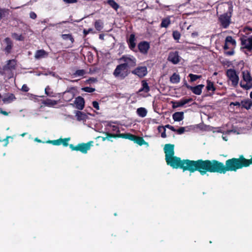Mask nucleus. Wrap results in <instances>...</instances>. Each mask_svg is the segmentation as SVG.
Instances as JSON below:
<instances>
[{
	"mask_svg": "<svg viewBox=\"0 0 252 252\" xmlns=\"http://www.w3.org/2000/svg\"><path fill=\"white\" fill-rule=\"evenodd\" d=\"M165 161L167 164L173 168H179L183 171H188L190 173L198 171L201 175H204L205 160L202 159L196 160L181 159L180 158L173 156L166 159Z\"/></svg>",
	"mask_w": 252,
	"mask_h": 252,
	"instance_id": "f257e3e1",
	"label": "nucleus"
},
{
	"mask_svg": "<svg viewBox=\"0 0 252 252\" xmlns=\"http://www.w3.org/2000/svg\"><path fill=\"white\" fill-rule=\"evenodd\" d=\"M236 46V41L231 36H227L225 39L223 49L224 54L226 56H232L234 54V49Z\"/></svg>",
	"mask_w": 252,
	"mask_h": 252,
	"instance_id": "f03ea898",
	"label": "nucleus"
},
{
	"mask_svg": "<svg viewBox=\"0 0 252 252\" xmlns=\"http://www.w3.org/2000/svg\"><path fill=\"white\" fill-rule=\"evenodd\" d=\"M232 8L229 7V13H225L221 14L219 17V22L220 26L223 29H227L231 23V17L232 16Z\"/></svg>",
	"mask_w": 252,
	"mask_h": 252,
	"instance_id": "7ed1b4c3",
	"label": "nucleus"
},
{
	"mask_svg": "<svg viewBox=\"0 0 252 252\" xmlns=\"http://www.w3.org/2000/svg\"><path fill=\"white\" fill-rule=\"evenodd\" d=\"M242 74L243 79L246 83L241 81L240 83L241 87L246 90L251 89L252 88V77L250 72L247 70L244 71L242 72Z\"/></svg>",
	"mask_w": 252,
	"mask_h": 252,
	"instance_id": "20e7f679",
	"label": "nucleus"
},
{
	"mask_svg": "<svg viewBox=\"0 0 252 252\" xmlns=\"http://www.w3.org/2000/svg\"><path fill=\"white\" fill-rule=\"evenodd\" d=\"M113 74L118 79H124L128 75L127 69L125 67L124 64H120L117 66Z\"/></svg>",
	"mask_w": 252,
	"mask_h": 252,
	"instance_id": "39448f33",
	"label": "nucleus"
},
{
	"mask_svg": "<svg viewBox=\"0 0 252 252\" xmlns=\"http://www.w3.org/2000/svg\"><path fill=\"white\" fill-rule=\"evenodd\" d=\"M226 75L228 79L232 82V85L234 87L237 86L239 82V77L237 75L236 71L233 69H227Z\"/></svg>",
	"mask_w": 252,
	"mask_h": 252,
	"instance_id": "423d86ee",
	"label": "nucleus"
},
{
	"mask_svg": "<svg viewBox=\"0 0 252 252\" xmlns=\"http://www.w3.org/2000/svg\"><path fill=\"white\" fill-rule=\"evenodd\" d=\"M241 50L245 49L248 51L251 52L252 51V35L247 38L241 37Z\"/></svg>",
	"mask_w": 252,
	"mask_h": 252,
	"instance_id": "0eeeda50",
	"label": "nucleus"
},
{
	"mask_svg": "<svg viewBox=\"0 0 252 252\" xmlns=\"http://www.w3.org/2000/svg\"><path fill=\"white\" fill-rule=\"evenodd\" d=\"M122 59L125 62L124 63L122 64H124L125 67L127 69L128 68L134 67L136 65V59L133 57H127L123 56Z\"/></svg>",
	"mask_w": 252,
	"mask_h": 252,
	"instance_id": "6e6552de",
	"label": "nucleus"
},
{
	"mask_svg": "<svg viewBox=\"0 0 252 252\" xmlns=\"http://www.w3.org/2000/svg\"><path fill=\"white\" fill-rule=\"evenodd\" d=\"M131 73L140 78H143L147 74V68L145 66H138L132 70Z\"/></svg>",
	"mask_w": 252,
	"mask_h": 252,
	"instance_id": "1a4fd4ad",
	"label": "nucleus"
},
{
	"mask_svg": "<svg viewBox=\"0 0 252 252\" xmlns=\"http://www.w3.org/2000/svg\"><path fill=\"white\" fill-rule=\"evenodd\" d=\"M165 153V159H167L169 157L174 156V145L171 144H166L163 148Z\"/></svg>",
	"mask_w": 252,
	"mask_h": 252,
	"instance_id": "9d476101",
	"label": "nucleus"
},
{
	"mask_svg": "<svg viewBox=\"0 0 252 252\" xmlns=\"http://www.w3.org/2000/svg\"><path fill=\"white\" fill-rule=\"evenodd\" d=\"M193 100V99L191 97L189 98H183L179 101H172L171 103L172 104V108L175 109L179 107H182L184 105L192 102Z\"/></svg>",
	"mask_w": 252,
	"mask_h": 252,
	"instance_id": "9b49d317",
	"label": "nucleus"
},
{
	"mask_svg": "<svg viewBox=\"0 0 252 252\" xmlns=\"http://www.w3.org/2000/svg\"><path fill=\"white\" fill-rule=\"evenodd\" d=\"M61 38L63 40L67 42L66 48H71L73 47L75 40L71 34H62L61 35Z\"/></svg>",
	"mask_w": 252,
	"mask_h": 252,
	"instance_id": "f8f14e48",
	"label": "nucleus"
},
{
	"mask_svg": "<svg viewBox=\"0 0 252 252\" xmlns=\"http://www.w3.org/2000/svg\"><path fill=\"white\" fill-rule=\"evenodd\" d=\"M150 48V44L147 41H143L138 44L139 52L143 54H147Z\"/></svg>",
	"mask_w": 252,
	"mask_h": 252,
	"instance_id": "ddd939ff",
	"label": "nucleus"
},
{
	"mask_svg": "<svg viewBox=\"0 0 252 252\" xmlns=\"http://www.w3.org/2000/svg\"><path fill=\"white\" fill-rule=\"evenodd\" d=\"M167 60L174 64L178 63L180 60L178 52H170Z\"/></svg>",
	"mask_w": 252,
	"mask_h": 252,
	"instance_id": "4468645a",
	"label": "nucleus"
},
{
	"mask_svg": "<svg viewBox=\"0 0 252 252\" xmlns=\"http://www.w3.org/2000/svg\"><path fill=\"white\" fill-rule=\"evenodd\" d=\"M186 87L188 89L191 90L192 92L196 95H200L202 93V90L204 88V85L200 84L196 86H191L188 84H186Z\"/></svg>",
	"mask_w": 252,
	"mask_h": 252,
	"instance_id": "2eb2a0df",
	"label": "nucleus"
},
{
	"mask_svg": "<svg viewBox=\"0 0 252 252\" xmlns=\"http://www.w3.org/2000/svg\"><path fill=\"white\" fill-rule=\"evenodd\" d=\"M16 61L15 59L7 61L6 64L2 67L3 71H8L16 69Z\"/></svg>",
	"mask_w": 252,
	"mask_h": 252,
	"instance_id": "dca6fc26",
	"label": "nucleus"
},
{
	"mask_svg": "<svg viewBox=\"0 0 252 252\" xmlns=\"http://www.w3.org/2000/svg\"><path fill=\"white\" fill-rule=\"evenodd\" d=\"M102 60L101 61L104 67L105 65L107 66L110 63V53L109 52H100Z\"/></svg>",
	"mask_w": 252,
	"mask_h": 252,
	"instance_id": "f3484780",
	"label": "nucleus"
},
{
	"mask_svg": "<svg viewBox=\"0 0 252 252\" xmlns=\"http://www.w3.org/2000/svg\"><path fill=\"white\" fill-rule=\"evenodd\" d=\"M75 107L78 110H83L85 106V100L82 96H79L75 98L74 100Z\"/></svg>",
	"mask_w": 252,
	"mask_h": 252,
	"instance_id": "a211bd4d",
	"label": "nucleus"
},
{
	"mask_svg": "<svg viewBox=\"0 0 252 252\" xmlns=\"http://www.w3.org/2000/svg\"><path fill=\"white\" fill-rule=\"evenodd\" d=\"M135 41L136 38L134 33H131L130 35L129 38L127 39V43L128 44V47L129 49L133 51H135L136 47Z\"/></svg>",
	"mask_w": 252,
	"mask_h": 252,
	"instance_id": "6ab92c4d",
	"label": "nucleus"
},
{
	"mask_svg": "<svg viewBox=\"0 0 252 252\" xmlns=\"http://www.w3.org/2000/svg\"><path fill=\"white\" fill-rule=\"evenodd\" d=\"M93 141H90L86 143H80V152L83 154H86L88 151L91 149V147L93 145Z\"/></svg>",
	"mask_w": 252,
	"mask_h": 252,
	"instance_id": "aec40b11",
	"label": "nucleus"
},
{
	"mask_svg": "<svg viewBox=\"0 0 252 252\" xmlns=\"http://www.w3.org/2000/svg\"><path fill=\"white\" fill-rule=\"evenodd\" d=\"M73 89V88H71L69 90L66 91L63 93V98L64 101L69 102L74 97V93L71 90Z\"/></svg>",
	"mask_w": 252,
	"mask_h": 252,
	"instance_id": "412c9836",
	"label": "nucleus"
},
{
	"mask_svg": "<svg viewBox=\"0 0 252 252\" xmlns=\"http://www.w3.org/2000/svg\"><path fill=\"white\" fill-rule=\"evenodd\" d=\"M134 135H135L130 133H121L119 134L111 133V138L120 137L124 139H129L132 141Z\"/></svg>",
	"mask_w": 252,
	"mask_h": 252,
	"instance_id": "4be33fe9",
	"label": "nucleus"
},
{
	"mask_svg": "<svg viewBox=\"0 0 252 252\" xmlns=\"http://www.w3.org/2000/svg\"><path fill=\"white\" fill-rule=\"evenodd\" d=\"M4 41L6 44V46L3 50L6 54H9L11 53L13 47L12 41L9 37H6Z\"/></svg>",
	"mask_w": 252,
	"mask_h": 252,
	"instance_id": "5701e85b",
	"label": "nucleus"
},
{
	"mask_svg": "<svg viewBox=\"0 0 252 252\" xmlns=\"http://www.w3.org/2000/svg\"><path fill=\"white\" fill-rule=\"evenodd\" d=\"M241 108H245L246 110H249L252 107V100L249 98L241 100Z\"/></svg>",
	"mask_w": 252,
	"mask_h": 252,
	"instance_id": "b1692460",
	"label": "nucleus"
},
{
	"mask_svg": "<svg viewBox=\"0 0 252 252\" xmlns=\"http://www.w3.org/2000/svg\"><path fill=\"white\" fill-rule=\"evenodd\" d=\"M48 53L43 49L37 50L34 55L36 59H40L47 57Z\"/></svg>",
	"mask_w": 252,
	"mask_h": 252,
	"instance_id": "393cba45",
	"label": "nucleus"
},
{
	"mask_svg": "<svg viewBox=\"0 0 252 252\" xmlns=\"http://www.w3.org/2000/svg\"><path fill=\"white\" fill-rule=\"evenodd\" d=\"M10 11L8 8H0V20L1 19H8Z\"/></svg>",
	"mask_w": 252,
	"mask_h": 252,
	"instance_id": "a878e982",
	"label": "nucleus"
},
{
	"mask_svg": "<svg viewBox=\"0 0 252 252\" xmlns=\"http://www.w3.org/2000/svg\"><path fill=\"white\" fill-rule=\"evenodd\" d=\"M135 143L138 144L140 146L143 145H148V143L146 142L142 137L134 135V138L132 140Z\"/></svg>",
	"mask_w": 252,
	"mask_h": 252,
	"instance_id": "bb28decb",
	"label": "nucleus"
},
{
	"mask_svg": "<svg viewBox=\"0 0 252 252\" xmlns=\"http://www.w3.org/2000/svg\"><path fill=\"white\" fill-rule=\"evenodd\" d=\"M16 99V98L13 94H9L4 97L2 99V101L4 103H9Z\"/></svg>",
	"mask_w": 252,
	"mask_h": 252,
	"instance_id": "cd10ccee",
	"label": "nucleus"
},
{
	"mask_svg": "<svg viewBox=\"0 0 252 252\" xmlns=\"http://www.w3.org/2000/svg\"><path fill=\"white\" fill-rule=\"evenodd\" d=\"M173 119L174 121L180 122L184 119L183 112H177L174 113L172 115Z\"/></svg>",
	"mask_w": 252,
	"mask_h": 252,
	"instance_id": "c85d7f7f",
	"label": "nucleus"
},
{
	"mask_svg": "<svg viewBox=\"0 0 252 252\" xmlns=\"http://www.w3.org/2000/svg\"><path fill=\"white\" fill-rule=\"evenodd\" d=\"M141 84L142 87L139 90V92H144L145 93H148L150 89L147 81L146 80H142L141 81Z\"/></svg>",
	"mask_w": 252,
	"mask_h": 252,
	"instance_id": "c756f323",
	"label": "nucleus"
},
{
	"mask_svg": "<svg viewBox=\"0 0 252 252\" xmlns=\"http://www.w3.org/2000/svg\"><path fill=\"white\" fill-rule=\"evenodd\" d=\"M171 24V20L169 17L163 18L160 25V28H167Z\"/></svg>",
	"mask_w": 252,
	"mask_h": 252,
	"instance_id": "7c9ffc66",
	"label": "nucleus"
},
{
	"mask_svg": "<svg viewBox=\"0 0 252 252\" xmlns=\"http://www.w3.org/2000/svg\"><path fill=\"white\" fill-rule=\"evenodd\" d=\"M78 121L86 120L87 116L85 113L80 111H77L75 115Z\"/></svg>",
	"mask_w": 252,
	"mask_h": 252,
	"instance_id": "2f4dec72",
	"label": "nucleus"
},
{
	"mask_svg": "<svg viewBox=\"0 0 252 252\" xmlns=\"http://www.w3.org/2000/svg\"><path fill=\"white\" fill-rule=\"evenodd\" d=\"M180 81V75L176 73H174L170 78V81L173 84H177Z\"/></svg>",
	"mask_w": 252,
	"mask_h": 252,
	"instance_id": "473e14b6",
	"label": "nucleus"
},
{
	"mask_svg": "<svg viewBox=\"0 0 252 252\" xmlns=\"http://www.w3.org/2000/svg\"><path fill=\"white\" fill-rule=\"evenodd\" d=\"M136 113L139 116L143 118L147 115V111L144 107H140L137 109Z\"/></svg>",
	"mask_w": 252,
	"mask_h": 252,
	"instance_id": "72a5a7b5",
	"label": "nucleus"
},
{
	"mask_svg": "<svg viewBox=\"0 0 252 252\" xmlns=\"http://www.w3.org/2000/svg\"><path fill=\"white\" fill-rule=\"evenodd\" d=\"M94 26L97 31H101L103 27V23L101 20H98L95 22Z\"/></svg>",
	"mask_w": 252,
	"mask_h": 252,
	"instance_id": "f704fd0d",
	"label": "nucleus"
},
{
	"mask_svg": "<svg viewBox=\"0 0 252 252\" xmlns=\"http://www.w3.org/2000/svg\"><path fill=\"white\" fill-rule=\"evenodd\" d=\"M206 89L207 91H212L213 92H215L216 91V87L214 85L213 82L209 80H207V86Z\"/></svg>",
	"mask_w": 252,
	"mask_h": 252,
	"instance_id": "c9c22d12",
	"label": "nucleus"
},
{
	"mask_svg": "<svg viewBox=\"0 0 252 252\" xmlns=\"http://www.w3.org/2000/svg\"><path fill=\"white\" fill-rule=\"evenodd\" d=\"M45 94L50 97H55V94L51 90L49 86H47L45 89Z\"/></svg>",
	"mask_w": 252,
	"mask_h": 252,
	"instance_id": "e433bc0d",
	"label": "nucleus"
},
{
	"mask_svg": "<svg viewBox=\"0 0 252 252\" xmlns=\"http://www.w3.org/2000/svg\"><path fill=\"white\" fill-rule=\"evenodd\" d=\"M12 37L17 41H24L25 37L22 34H18L17 33H12Z\"/></svg>",
	"mask_w": 252,
	"mask_h": 252,
	"instance_id": "4c0bfd02",
	"label": "nucleus"
},
{
	"mask_svg": "<svg viewBox=\"0 0 252 252\" xmlns=\"http://www.w3.org/2000/svg\"><path fill=\"white\" fill-rule=\"evenodd\" d=\"M189 77L190 78V81L191 82H193L198 79H200L202 77V76L190 73L189 75Z\"/></svg>",
	"mask_w": 252,
	"mask_h": 252,
	"instance_id": "58836bf2",
	"label": "nucleus"
},
{
	"mask_svg": "<svg viewBox=\"0 0 252 252\" xmlns=\"http://www.w3.org/2000/svg\"><path fill=\"white\" fill-rule=\"evenodd\" d=\"M172 35L173 38L175 40H178L181 37V33L178 31H174L173 32Z\"/></svg>",
	"mask_w": 252,
	"mask_h": 252,
	"instance_id": "ea45409f",
	"label": "nucleus"
},
{
	"mask_svg": "<svg viewBox=\"0 0 252 252\" xmlns=\"http://www.w3.org/2000/svg\"><path fill=\"white\" fill-rule=\"evenodd\" d=\"M85 74V71L84 69L77 70L74 75L75 76H83Z\"/></svg>",
	"mask_w": 252,
	"mask_h": 252,
	"instance_id": "a19ab883",
	"label": "nucleus"
},
{
	"mask_svg": "<svg viewBox=\"0 0 252 252\" xmlns=\"http://www.w3.org/2000/svg\"><path fill=\"white\" fill-rule=\"evenodd\" d=\"M60 140L61 141V144H63L64 147H67L68 145V142L70 140V138H60Z\"/></svg>",
	"mask_w": 252,
	"mask_h": 252,
	"instance_id": "79ce46f5",
	"label": "nucleus"
},
{
	"mask_svg": "<svg viewBox=\"0 0 252 252\" xmlns=\"http://www.w3.org/2000/svg\"><path fill=\"white\" fill-rule=\"evenodd\" d=\"M61 140L60 138L54 140H48L47 141V143L52 144L54 145H61Z\"/></svg>",
	"mask_w": 252,
	"mask_h": 252,
	"instance_id": "37998d69",
	"label": "nucleus"
},
{
	"mask_svg": "<svg viewBox=\"0 0 252 252\" xmlns=\"http://www.w3.org/2000/svg\"><path fill=\"white\" fill-rule=\"evenodd\" d=\"M82 90L87 93H93L95 91V89L90 87H85L82 88Z\"/></svg>",
	"mask_w": 252,
	"mask_h": 252,
	"instance_id": "c03bdc74",
	"label": "nucleus"
},
{
	"mask_svg": "<svg viewBox=\"0 0 252 252\" xmlns=\"http://www.w3.org/2000/svg\"><path fill=\"white\" fill-rule=\"evenodd\" d=\"M111 7L116 11H117L118 9L119 8V5L114 0H111Z\"/></svg>",
	"mask_w": 252,
	"mask_h": 252,
	"instance_id": "a18cd8bd",
	"label": "nucleus"
},
{
	"mask_svg": "<svg viewBox=\"0 0 252 252\" xmlns=\"http://www.w3.org/2000/svg\"><path fill=\"white\" fill-rule=\"evenodd\" d=\"M93 30L92 28H90L88 29H84L83 33H84V36H86L90 32H93Z\"/></svg>",
	"mask_w": 252,
	"mask_h": 252,
	"instance_id": "49530a36",
	"label": "nucleus"
},
{
	"mask_svg": "<svg viewBox=\"0 0 252 252\" xmlns=\"http://www.w3.org/2000/svg\"><path fill=\"white\" fill-rule=\"evenodd\" d=\"M96 82H97L96 78L94 77H91L86 81V82L88 83V84H91Z\"/></svg>",
	"mask_w": 252,
	"mask_h": 252,
	"instance_id": "de8ad7c7",
	"label": "nucleus"
},
{
	"mask_svg": "<svg viewBox=\"0 0 252 252\" xmlns=\"http://www.w3.org/2000/svg\"><path fill=\"white\" fill-rule=\"evenodd\" d=\"M185 128L184 127H181L178 129H176V131L178 133V134H181L185 132Z\"/></svg>",
	"mask_w": 252,
	"mask_h": 252,
	"instance_id": "09e8293b",
	"label": "nucleus"
},
{
	"mask_svg": "<svg viewBox=\"0 0 252 252\" xmlns=\"http://www.w3.org/2000/svg\"><path fill=\"white\" fill-rule=\"evenodd\" d=\"M57 101L56 100H52L50 99L47 100V104L49 105H54L57 104Z\"/></svg>",
	"mask_w": 252,
	"mask_h": 252,
	"instance_id": "8fccbe9b",
	"label": "nucleus"
},
{
	"mask_svg": "<svg viewBox=\"0 0 252 252\" xmlns=\"http://www.w3.org/2000/svg\"><path fill=\"white\" fill-rule=\"evenodd\" d=\"M21 90L24 92H27L29 91V88L26 84H24L22 87Z\"/></svg>",
	"mask_w": 252,
	"mask_h": 252,
	"instance_id": "3c124183",
	"label": "nucleus"
},
{
	"mask_svg": "<svg viewBox=\"0 0 252 252\" xmlns=\"http://www.w3.org/2000/svg\"><path fill=\"white\" fill-rule=\"evenodd\" d=\"M9 138H12V137H11L10 136H7L3 140V141L4 142V146H6L8 145V144L9 143V141H8Z\"/></svg>",
	"mask_w": 252,
	"mask_h": 252,
	"instance_id": "603ef678",
	"label": "nucleus"
},
{
	"mask_svg": "<svg viewBox=\"0 0 252 252\" xmlns=\"http://www.w3.org/2000/svg\"><path fill=\"white\" fill-rule=\"evenodd\" d=\"M165 127V128H167L169 129H170L171 130L173 131H176V129L174 128V126L168 124V125H166L164 126Z\"/></svg>",
	"mask_w": 252,
	"mask_h": 252,
	"instance_id": "864d4df0",
	"label": "nucleus"
},
{
	"mask_svg": "<svg viewBox=\"0 0 252 252\" xmlns=\"http://www.w3.org/2000/svg\"><path fill=\"white\" fill-rule=\"evenodd\" d=\"M93 106L96 110L99 109V104L96 101H94L93 102Z\"/></svg>",
	"mask_w": 252,
	"mask_h": 252,
	"instance_id": "5fc2aeb1",
	"label": "nucleus"
},
{
	"mask_svg": "<svg viewBox=\"0 0 252 252\" xmlns=\"http://www.w3.org/2000/svg\"><path fill=\"white\" fill-rule=\"evenodd\" d=\"M30 17L32 19H35L37 17V15L35 12L32 11L30 13Z\"/></svg>",
	"mask_w": 252,
	"mask_h": 252,
	"instance_id": "6e6d98bb",
	"label": "nucleus"
},
{
	"mask_svg": "<svg viewBox=\"0 0 252 252\" xmlns=\"http://www.w3.org/2000/svg\"><path fill=\"white\" fill-rule=\"evenodd\" d=\"M229 105H230V106H231V105H233V106H237L240 107L241 105V102H239L238 101L231 102L230 103Z\"/></svg>",
	"mask_w": 252,
	"mask_h": 252,
	"instance_id": "4d7b16f0",
	"label": "nucleus"
},
{
	"mask_svg": "<svg viewBox=\"0 0 252 252\" xmlns=\"http://www.w3.org/2000/svg\"><path fill=\"white\" fill-rule=\"evenodd\" d=\"M66 3H73L77 2V0H63Z\"/></svg>",
	"mask_w": 252,
	"mask_h": 252,
	"instance_id": "13d9d810",
	"label": "nucleus"
},
{
	"mask_svg": "<svg viewBox=\"0 0 252 252\" xmlns=\"http://www.w3.org/2000/svg\"><path fill=\"white\" fill-rule=\"evenodd\" d=\"M106 134V137H102L103 141H104L106 139H108V140H109V138H110V132H107Z\"/></svg>",
	"mask_w": 252,
	"mask_h": 252,
	"instance_id": "bf43d9fd",
	"label": "nucleus"
},
{
	"mask_svg": "<svg viewBox=\"0 0 252 252\" xmlns=\"http://www.w3.org/2000/svg\"><path fill=\"white\" fill-rule=\"evenodd\" d=\"M161 136L162 138H166V129L163 128L162 132H161Z\"/></svg>",
	"mask_w": 252,
	"mask_h": 252,
	"instance_id": "052dcab7",
	"label": "nucleus"
},
{
	"mask_svg": "<svg viewBox=\"0 0 252 252\" xmlns=\"http://www.w3.org/2000/svg\"><path fill=\"white\" fill-rule=\"evenodd\" d=\"M191 36L192 38H195L198 36V33L197 32H194L191 33Z\"/></svg>",
	"mask_w": 252,
	"mask_h": 252,
	"instance_id": "680f3d73",
	"label": "nucleus"
},
{
	"mask_svg": "<svg viewBox=\"0 0 252 252\" xmlns=\"http://www.w3.org/2000/svg\"><path fill=\"white\" fill-rule=\"evenodd\" d=\"M0 113L2 114L5 116H7L8 115V113L5 111H3L1 108H0Z\"/></svg>",
	"mask_w": 252,
	"mask_h": 252,
	"instance_id": "e2e57ef3",
	"label": "nucleus"
},
{
	"mask_svg": "<svg viewBox=\"0 0 252 252\" xmlns=\"http://www.w3.org/2000/svg\"><path fill=\"white\" fill-rule=\"evenodd\" d=\"M74 149V151H80V143L75 146Z\"/></svg>",
	"mask_w": 252,
	"mask_h": 252,
	"instance_id": "0e129e2a",
	"label": "nucleus"
},
{
	"mask_svg": "<svg viewBox=\"0 0 252 252\" xmlns=\"http://www.w3.org/2000/svg\"><path fill=\"white\" fill-rule=\"evenodd\" d=\"M163 128H165V127L163 126H158V132H161L162 130H163Z\"/></svg>",
	"mask_w": 252,
	"mask_h": 252,
	"instance_id": "69168bd1",
	"label": "nucleus"
},
{
	"mask_svg": "<svg viewBox=\"0 0 252 252\" xmlns=\"http://www.w3.org/2000/svg\"><path fill=\"white\" fill-rule=\"evenodd\" d=\"M104 34L103 33H101V34H99V38L101 40H104Z\"/></svg>",
	"mask_w": 252,
	"mask_h": 252,
	"instance_id": "338daca9",
	"label": "nucleus"
},
{
	"mask_svg": "<svg viewBox=\"0 0 252 252\" xmlns=\"http://www.w3.org/2000/svg\"><path fill=\"white\" fill-rule=\"evenodd\" d=\"M69 148L71 149L72 151H74L75 146L73 144L69 145Z\"/></svg>",
	"mask_w": 252,
	"mask_h": 252,
	"instance_id": "774afa93",
	"label": "nucleus"
}]
</instances>
